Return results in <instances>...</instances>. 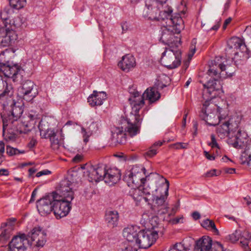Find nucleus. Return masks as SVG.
<instances>
[{
  "label": "nucleus",
  "mask_w": 251,
  "mask_h": 251,
  "mask_svg": "<svg viewBox=\"0 0 251 251\" xmlns=\"http://www.w3.org/2000/svg\"><path fill=\"white\" fill-rule=\"evenodd\" d=\"M133 98L130 99L131 102V114L134 118V122H131L127 119L122 118L120 120L121 126L116 127L112 132V141L114 143L124 144L126 142V134L127 132L130 136H133L139 133L141 125L143 119V115L139 114V110L144 104L142 100Z\"/></svg>",
  "instance_id": "1"
},
{
  "label": "nucleus",
  "mask_w": 251,
  "mask_h": 251,
  "mask_svg": "<svg viewBox=\"0 0 251 251\" xmlns=\"http://www.w3.org/2000/svg\"><path fill=\"white\" fill-rule=\"evenodd\" d=\"M224 62L221 58L215 57L209 64V69L207 71V74L212 78L210 79L206 83L203 84L204 90L203 96L204 99H205L204 96L207 93L210 95L212 92L220 89L221 86L219 81L220 79L225 78L227 75H230L232 73L231 72H226L225 74L224 73V72L222 73H219L217 67H219L223 71V70L225 69L226 65Z\"/></svg>",
  "instance_id": "2"
},
{
  "label": "nucleus",
  "mask_w": 251,
  "mask_h": 251,
  "mask_svg": "<svg viewBox=\"0 0 251 251\" xmlns=\"http://www.w3.org/2000/svg\"><path fill=\"white\" fill-rule=\"evenodd\" d=\"M151 227L138 232L136 244L139 248L147 249L152 245L158 238V234H162L163 227L159 223L156 216L152 217L150 221Z\"/></svg>",
  "instance_id": "3"
},
{
  "label": "nucleus",
  "mask_w": 251,
  "mask_h": 251,
  "mask_svg": "<svg viewBox=\"0 0 251 251\" xmlns=\"http://www.w3.org/2000/svg\"><path fill=\"white\" fill-rule=\"evenodd\" d=\"M176 23L174 25L173 20H169L167 25L163 24L161 27V36L160 41L164 44L176 45L179 39L175 36V33L178 34L184 28V23L182 18L174 19Z\"/></svg>",
  "instance_id": "4"
},
{
  "label": "nucleus",
  "mask_w": 251,
  "mask_h": 251,
  "mask_svg": "<svg viewBox=\"0 0 251 251\" xmlns=\"http://www.w3.org/2000/svg\"><path fill=\"white\" fill-rule=\"evenodd\" d=\"M40 119V115L39 113L30 110L27 117L25 118L24 121L20 120H13L8 123L11 129L14 130V132L20 134H26L35 127V125Z\"/></svg>",
  "instance_id": "5"
},
{
  "label": "nucleus",
  "mask_w": 251,
  "mask_h": 251,
  "mask_svg": "<svg viewBox=\"0 0 251 251\" xmlns=\"http://www.w3.org/2000/svg\"><path fill=\"white\" fill-rule=\"evenodd\" d=\"M154 3L153 0H149L146 1V7L144 10L143 14L145 17H148L150 19H153L157 21H165L166 25H167V23L169 20H173L174 25L176 23V20L174 19L181 18L179 14H176L175 16L172 15L173 9L170 7H165L164 9L160 11L158 17L154 16L153 14L156 11L155 8H153L152 6Z\"/></svg>",
  "instance_id": "6"
},
{
  "label": "nucleus",
  "mask_w": 251,
  "mask_h": 251,
  "mask_svg": "<svg viewBox=\"0 0 251 251\" xmlns=\"http://www.w3.org/2000/svg\"><path fill=\"white\" fill-rule=\"evenodd\" d=\"M181 52L177 49L171 47L166 48L162 53L160 59L161 63L168 69H175L178 67L181 63Z\"/></svg>",
  "instance_id": "7"
},
{
  "label": "nucleus",
  "mask_w": 251,
  "mask_h": 251,
  "mask_svg": "<svg viewBox=\"0 0 251 251\" xmlns=\"http://www.w3.org/2000/svg\"><path fill=\"white\" fill-rule=\"evenodd\" d=\"M145 171V168L143 167L134 166L129 171L126 173L124 180L131 187L142 186L146 181L144 177Z\"/></svg>",
  "instance_id": "8"
},
{
  "label": "nucleus",
  "mask_w": 251,
  "mask_h": 251,
  "mask_svg": "<svg viewBox=\"0 0 251 251\" xmlns=\"http://www.w3.org/2000/svg\"><path fill=\"white\" fill-rule=\"evenodd\" d=\"M73 200L71 195L67 198L54 196L53 211L56 218H61L68 214L72 208L71 202Z\"/></svg>",
  "instance_id": "9"
},
{
  "label": "nucleus",
  "mask_w": 251,
  "mask_h": 251,
  "mask_svg": "<svg viewBox=\"0 0 251 251\" xmlns=\"http://www.w3.org/2000/svg\"><path fill=\"white\" fill-rule=\"evenodd\" d=\"M247 134L238 128L237 124H235L233 129L229 132V138L227 139L228 144L236 149H242L246 146L247 142Z\"/></svg>",
  "instance_id": "10"
},
{
  "label": "nucleus",
  "mask_w": 251,
  "mask_h": 251,
  "mask_svg": "<svg viewBox=\"0 0 251 251\" xmlns=\"http://www.w3.org/2000/svg\"><path fill=\"white\" fill-rule=\"evenodd\" d=\"M194 251H230L224 249L223 245L218 242L213 243L212 239L209 236H203L197 241Z\"/></svg>",
  "instance_id": "11"
},
{
  "label": "nucleus",
  "mask_w": 251,
  "mask_h": 251,
  "mask_svg": "<svg viewBox=\"0 0 251 251\" xmlns=\"http://www.w3.org/2000/svg\"><path fill=\"white\" fill-rule=\"evenodd\" d=\"M129 92L131 95L130 97L128 99L130 105H131L132 100L130 99L135 97L136 98V99L138 98L140 100H143L144 104L141 106V108L144 105L145 98H146L150 102H153L158 100L160 97V94L154 88H148L142 95L139 92L132 88H129Z\"/></svg>",
  "instance_id": "12"
},
{
  "label": "nucleus",
  "mask_w": 251,
  "mask_h": 251,
  "mask_svg": "<svg viewBox=\"0 0 251 251\" xmlns=\"http://www.w3.org/2000/svg\"><path fill=\"white\" fill-rule=\"evenodd\" d=\"M166 184V187L165 189V194L160 196H155L153 198V204L152 206V209L155 214L162 215L165 214L168 211V204L165 200L168 196V190L169 188V182L166 179H164Z\"/></svg>",
  "instance_id": "13"
},
{
  "label": "nucleus",
  "mask_w": 251,
  "mask_h": 251,
  "mask_svg": "<svg viewBox=\"0 0 251 251\" xmlns=\"http://www.w3.org/2000/svg\"><path fill=\"white\" fill-rule=\"evenodd\" d=\"M222 108L219 107L217 108H214L210 111L208 110V113H207V110L204 108L201 110L200 114V118L205 121L207 125L211 126H215L217 125L222 119L225 118L223 117L221 114Z\"/></svg>",
  "instance_id": "14"
},
{
  "label": "nucleus",
  "mask_w": 251,
  "mask_h": 251,
  "mask_svg": "<svg viewBox=\"0 0 251 251\" xmlns=\"http://www.w3.org/2000/svg\"><path fill=\"white\" fill-rule=\"evenodd\" d=\"M54 196L47 195L37 201L36 207L39 214L46 216L53 211Z\"/></svg>",
  "instance_id": "15"
},
{
  "label": "nucleus",
  "mask_w": 251,
  "mask_h": 251,
  "mask_svg": "<svg viewBox=\"0 0 251 251\" xmlns=\"http://www.w3.org/2000/svg\"><path fill=\"white\" fill-rule=\"evenodd\" d=\"M86 174L91 182H98L103 180L104 175L106 174V166L102 164L96 166L91 165L88 168Z\"/></svg>",
  "instance_id": "16"
},
{
  "label": "nucleus",
  "mask_w": 251,
  "mask_h": 251,
  "mask_svg": "<svg viewBox=\"0 0 251 251\" xmlns=\"http://www.w3.org/2000/svg\"><path fill=\"white\" fill-rule=\"evenodd\" d=\"M28 240L25 233H19L9 243V251H25Z\"/></svg>",
  "instance_id": "17"
},
{
  "label": "nucleus",
  "mask_w": 251,
  "mask_h": 251,
  "mask_svg": "<svg viewBox=\"0 0 251 251\" xmlns=\"http://www.w3.org/2000/svg\"><path fill=\"white\" fill-rule=\"evenodd\" d=\"M22 93L24 100L31 101L38 94L36 85L31 80H26L22 85Z\"/></svg>",
  "instance_id": "18"
},
{
  "label": "nucleus",
  "mask_w": 251,
  "mask_h": 251,
  "mask_svg": "<svg viewBox=\"0 0 251 251\" xmlns=\"http://www.w3.org/2000/svg\"><path fill=\"white\" fill-rule=\"evenodd\" d=\"M68 181L63 179L61 181L57 192L52 193L54 196L67 198V197L71 195L73 198H74V192L71 187L72 184L68 182Z\"/></svg>",
  "instance_id": "19"
},
{
  "label": "nucleus",
  "mask_w": 251,
  "mask_h": 251,
  "mask_svg": "<svg viewBox=\"0 0 251 251\" xmlns=\"http://www.w3.org/2000/svg\"><path fill=\"white\" fill-rule=\"evenodd\" d=\"M120 171L116 168L106 169V174L104 175V180L105 183L112 185L117 183L121 178Z\"/></svg>",
  "instance_id": "20"
},
{
  "label": "nucleus",
  "mask_w": 251,
  "mask_h": 251,
  "mask_svg": "<svg viewBox=\"0 0 251 251\" xmlns=\"http://www.w3.org/2000/svg\"><path fill=\"white\" fill-rule=\"evenodd\" d=\"M106 98L104 92L94 91L93 94L88 98V102L91 106L101 105Z\"/></svg>",
  "instance_id": "21"
},
{
  "label": "nucleus",
  "mask_w": 251,
  "mask_h": 251,
  "mask_svg": "<svg viewBox=\"0 0 251 251\" xmlns=\"http://www.w3.org/2000/svg\"><path fill=\"white\" fill-rule=\"evenodd\" d=\"M136 65L134 57L129 54H126L122 57V59L118 63L119 67L125 72H128L133 68Z\"/></svg>",
  "instance_id": "22"
},
{
  "label": "nucleus",
  "mask_w": 251,
  "mask_h": 251,
  "mask_svg": "<svg viewBox=\"0 0 251 251\" xmlns=\"http://www.w3.org/2000/svg\"><path fill=\"white\" fill-rule=\"evenodd\" d=\"M13 94V88L12 84H8L0 78V100L7 99L11 97Z\"/></svg>",
  "instance_id": "23"
},
{
  "label": "nucleus",
  "mask_w": 251,
  "mask_h": 251,
  "mask_svg": "<svg viewBox=\"0 0 251 251\" xmlns=\"http://www.w3.org/2000/svg\"><path fill=\"white\" fill-rule=\"evenodd\" d=\"M23 112V109L21 106L14 105L12 108V110L10 114L7 115H4L2 117V122L4 123V120H6L7 124L10 123V121L13 120H20L21 116Z\"/></svg>",
  "instance_id": "24"
},
{
  "label": "nucleus",
  "mask_w": 251,
  "mask_h": 251,
  "mask_svg": "<svg viewBox=\"0 0 251 251\" xmlns=\"http://www.w3.org/2000/svg\"><path fill=\"white\" fill-rule=\"evenodd\" d=\"M234 126L235 124L231 122V120L225 122L217 128L216 131L218 136L221 139L224 138L226 136H227L229 138V132L231 129H234Z\"/></svg>",
  "instance_id": "25"
},
{
  "label": "nucleus",
  "mask_w": 251,
  "mask_h": 251,
  "mask_svg": "<svg viewBox=\"0 0 251 251\" xmlns=\"http://www.w3.org/2000/svg\"><path fill=\"white\" fill-rule=\"evenodd\" d=\"M62 130L59 132L57 131H54L52 135H50V137L47 139H49L50 142L51 147L53 150H57L64 143V138L61 135Z\"/></svg>",
  "instance_id": "26"
},
{
  "label": "nucleus",
  "mask_w": 251,
  "mask_h": 251,
  "mask_svg": "<svg viewBox=\"0 0 251 251\" xmlns=\"http://www.w3.org/2000/svg\"><path fill=\"white\" fill-rule=\"evenodd\" d=\"M8 125L7 121L4 120L3 123V136L6 141H14L18 134L11 129Z\"/></svg>",
  "instance_id": "27"
},
{
  "label": "nucleus",
  "mask_w": 251,
  "mask_h": 251,
  "mask_svg": "<svg viewBox=\"0 0 251 251\" xmlns=\"http://www.w3.org/2000/svg\"><path fill=\"white\" fill-rule=\"evenodd\" d=\"M123 236L126 239L127 243H136L138 232L133 226L124 228L123 232Z\"/></svg>",
  "instance_id": "28"
},
{
  "label": "nucleus",
  "mask_w": 251,
  "mask_h": 251,
  "mask_svg": "<svg viewBox=\"0 0 251 251\" xmlns=\"http://www.w3.org/2000/svg\"><path fill=\"white\" fill-rule=\"evenodd\" d=\"M38 127L42 138L47 139L49 137L50 135H52L54 133V130L49 128V125L46 120H40Z\"/></svg>",
  "instance_id": "29"
},
{
  "label": "nucleus",
  "mask_w": 251,
  "mask_h": 251,
  "mask_svg": "<svg viewBox=\"0 0 251 251\" xmlns=\"http://www.w3.org/2000/svg\"><path fill=\"white\" fill-rule=\"evenodd\" d=\"M119 218V214L117 211H107L105 214V221L108 226L111 227L117 226Z\"/></svg>",
  "instance_id": "30"
},
{
  "label": "nucleus",
  "mask_w": 251,
  "mask_h": 251,
  "mask_svg": "<svg viewBox=\"0 0 251 251\" xmlns=\"http://www.w3.org/2000/svg\"><path fill=\"white\" fill-rule=\"evenodd\" d=\"M19 71H20V67L17 65H15L13 66H7L5 67L3 72L6 77L12 78L13 81H15L16 75Z\"/></svg>",
  "instance_id": "31"
},
{
  "label": "nucleus",
  "mask_w": 251,
  "mask_h": 251,
  "mask_svg": "<svg viewBox=\"0 0 251 251\" xmlns=\"http://www.w3.org/2000/svg\"><path fill=\"white\" fill-rule=\"evenodd\" d=\"M132 190L130 192V195L132 197L135 201L140 202L144 199L145 201H149V199L147 197L143 196L142 190V186L132 187Z\"/></svg>",
  "instance_id": "32"
},
{
  "label": "nucleus",
  "mask_w": 251,
  "mask_h": 251,
  "mask_svg": "<svg viewBox=\"0 0 251 251\" xmlns=\"http://www.w3.org/2000/svg\"><path fill=\"white\" fill-rule=\"evenodd\" d=\"M191 245L187 243L186 240L176 243L174 245L169 251H190Z\"/></svg>",
  "instance_id": "33"
},
{
  "label": "nucleus",
  "mask_w": 251,
  "mask_h": 251,
  "mask_svg": "<svg viewBox=\"0 0 251 251\" xmlns=\"http://www.w3.org/2000/svg\"><path fill=\"white\" fill-rule=\"evenodd\" d=\"M201 225L203 227L212 230L215 234H219V231L216 228L214 222L212 220L209 219L203 220L202 221Z\"/></svg>",
  "instance_id": "34"
},
{
  "label": "nucleus",
  "mask_w": 251,
  "mask_h": 251,
  "mask_svg": "<svg viewBox=\"0 0 251 251\" xmlns=\"http://www.w3.org/2000/svg\"><path fill=\"white\" fill-rule=\"evenodd\" d=\"M44 231L40 226L35 227L26 236L27 238H30L32 242H36L37 238L40 236L39 232H43Z\"/></svg>",
  "instance_id": "35"
},
{
  "label": "nucleus",
  "mask_w": 251,
  "mask_h": 251,
  "mask_svg": "<svg viewBox=\"0 0 251 251\" xmlns=\"http://www.w3.org/2000/svg\"><path fill=\"white\" fill-rule=\"evenodd\" d=\"M12 34L13 32L7 31L5 34L2 37L1 41V46L2 47H8L14 42V39L12 38Z\"/></svg>",
  "instance_id": "36"
},
{
  "label": "nucleus",
  "mask_w": 251,
  "mask_h": 251,
  "mask_svg": "<svg viewBox=\"0 0 251 251\" xmlns=\"http://www.w3.org/2000/svg\"><path fill=\"white\" fill-rule=\"evenodd\" d=\"M251 239V234L247 231H243L242 239H240L241 246L244 249H247L249 245V240Z\"/></svg>",
  "instance_id": "37"
},
{
  "label": "nucleus",
  "mask_w": 251,
  "mask_h": 251,
  "mask_svg": "<svg viewBox=\"0 0 251 251\" xmlns=\"http://www.w3.org/2000/svg\"><path fill=\"white\" fill-rule=\"evenodd\" d=\"M11 7L15 9H20L24 7L26 0H9Z\"/></svg>",
  "instance_id": "38"
},
{
  "label": "nucleus",
  "mask_w": 251,
  "mask_h": 251,
  "mask_svg": "<svg viewBox=\"0 0 251 251\" xmlns=\"http://www.w3.org/2000/svg\"><path fill=\"white\" fill-rule=\"evenodd\" d=\"M243 231L236 230L233 233L228 235L227 238L232 243H235L239 239H242Z\"/></svg>",
  "instance_id": "39"
},
{
  "label": "nucleus",
  "mask_w": 251,
  "mask_h": 251,
  "mask_svg": "<svg viewBox=\"0 0 251 251\" xmlns=\"http://www.w3.org/2000/svg\"><path fill=\"white\" fill-rule=\"evenodd\" d=\"M216 57H220V58H221L222 59V60L225 62L224 64L226 65H225V69L223 70L224 73L225 74L226 73V72H232V73L231 74V75H227L226 76V77H227L228 76H231L232 75V74L234 72V67L233 66H231L230 65H229V64H228L227 63V60L226 58L225 57H222V56H217ZM218 68L220 70V72H219V73H222L223 72V71L222 70V69H220L219 67H217V69Z\"/></svg>",
  "instance_id": "40"
},
{
  "label": "nucleus",
  "mask_w": 251,
  "mask_h": 251,
  "mask_svg": "<svg viewBox=\"0 0 251 251\" xmlns=\"http://www.w3.org/2000/svg\"><path fill=\"white\" fill-rule=\"evenodd\" d=\"M78 178L77 173L76 172L72 171L68 172L66 178L64 180H69L68 182H70L73 185L74 183H75L77 182Z\"/></svg>",
  "instance_id": "41"
},
{
  "label": "nucleus",
  "mask_w": 251,
  "mask_h": 251,
  "mask_svg": "<svg viewBox=\"0 0 251 251\" xmlns=\"http://www.w3.org/2000/svg\"><path fill=\"white\" fill-rule=\"evenodd\" d=\"M40 236L37 238L35 242V246L38 247H43L46 242V233L44 231L43 232H39Z\"/></svg>",
  "instance_id": "42"
},
{
  "label": "nucleus",
  "mask_w": 251,
  "mask_h": 251,
  "mask_svg": "<svg viewBox=\"0 0 251 251\" xmlns=\"http://www.w3.org/2000/svg\"><path fill=\"white\" fill-rule=\"evenodd\" d=\"M139 249V246L135 243H124V247L122 248V251H137Z\"/></svg>",
  "instance_id": "43"
},
{
  "label": "nucleus",
  "mask_w": 251,
  "mask_h": 251,
  "mask_svg": "<svg viewBox=\"0 0 251 251\" xmlns=\"http://www.w3.org/2000/svg\"><path fill=\"white\" fill-rule=\"evenodd\" d=\"M6 152L9 155L12 156L14 155L19 154L20 153H24L25 151L24 150L20 151L17 148L11 147L10 146H7Z\"/></svg>",
  "instance_id": "44"
},
{
  "label": "nucleus",
  "mask_w": 251,
  "mask_h": 251,
  "mask_svg": "<svg viewBox=\"0 0 251 251\" xmlns=\"http://www.w3.org/2000/svg\"><path fill=\"white\" fill-rule=\"evenodd\" d=\"M157 150V148H155L154 146H152L150 148L149 150L145 153V154H144L146 158H147V157L151 158V157H153L155 154H156Z\"/></svg>",
  "instance_id": "45"
},
{
  "label": "nucleus",
  "mask_w": 251,
  "mask_h": 251,
  "mask_svg": "<svg viewBox=\"0 0 251 251\" xmlns=\"http://www.w3.org/2000/svg\"><path fill=\"white\" fill-rule=\"evenodd\" d=\"M0 17L5 26H7V24L8 23V21H9L10 16L6 14L5 10H2L0 13Z\"/></svg>",
  "instance_id": "46"
},
{
  "label": "nucleus",
  "mask_w": 251,
  "mask_h": 251,
  "mask_svg": "<svg viewBox=\"0 0 251 251\" xmlns=\"http://www.w3.org/2000/svg\"><path fill=\"white\" fill-rule=\"evenodd\" d=\"M243 163H247L248 165L251 166V155H248L246 152L242 153L241 156Z\"/></svg>",
  "instance_id": "47"
},
{
  "label": "nucleus",
  "mask_w": 251,
  "mask_h": 251,
  "mask_svg": "<svg viewBox=\"0 0 251 251\" xmlns=\"http://www.w3.org/2000/svg\"><path fill=\"white\" fill-rule=\"evenodd\" d=\"M81 133L83 137V141L87 143L89 141V138L92 134L89 130L87 131L84 127L81 128Z\"/></svg>",
  "instance_id": "48"
},
{
  "label": "nucleus",
  "mask_w": 251,
  "mask_h": 251,
  "mask_svg": "<svg viewBox=\"0 0 251 251\" xmlns=\"http://www.w3.org/2000/svg\"><path fill=\"white\" fill-rule=\"evenodd\" d=\"M211 142L209 143L208 145L209 146H210L212 148H216L218 149H220L219 146L217 142L215 136L214 134L211 135Z\"/></svg>",
  "instance_id": "49"
},
{
  "label": "nucleus",
  "mask_w": 251,
  "mask_h": 251,
  "mask_svg": "<svg viewBox=\"0 0 251 251\" xmlns=\"http://www.w3.org/2000/svg\"><path fill=\"white\" fill-rule=\"evenodd\" d=\"M172 146L175 149H186L188 147V144L178 142L173 144Z\"/></svg>",
  "instance_id": "50"
},
{
  "label": "nucleus",
  "mask_w": 251,
  "mask_h": 251,
  "mask_svg": "<svg viewBox=\"0 0 251 251\" xmlns=\"http://www.w3.org/2000/svg\"><path fill=\"white\" fill-rule=\"evenodd\" d=\"M89 130L93 133L98 129V124L96 122H92L88 126Z\"/></svg>",
  "instance_id": "51"
},
{
  "label": "nucleus",
  "mask_w": 251,
  "mask_h": 251,
  "mask_svg": "<svg viewBox=\"0 0 251 251\" xmlns=\"http://www.w3.org/2000/svg\"><path fill=\"white\" fill-rule=\"evenodd\" d=\"M9 238V233L7 230H4L0 234V242L4 241L7 240Z\"/></svg>",
  "instance_id": "52"
},
{
  "label": "nucleus",
  "mask_w": 251,
  "mask_h": 251,
  "mask_svg": "<svg viewBox=\"0 0 251 251\" xmlns=\"http://www.w3.org/2000/svg\"><path fill=\"white\" fill-rule=\"evenodd\" d=\"M142 190L143 192V196L151 195V194L153 192L152 190H151L149 186L144 187V186H142Z\"/></svg>",
  "instance_id": "53"
},
{
  "label": "nucleus",
  "mask_w": 251,
  "mask_h": 251,
  "mask_svg": "<svg viewBox=\"0 0 251 251\" xmlns=\"http://www.w3.org/2000/svg\"><path fill=\"white\" fill-rule=\"evenodd\" d=\"M196 43V40L194 39L192 41V45L190 47V53L189 54L188 56L189 58H191L196 51L195 46L194 44Z\"/></svg>",
  "instance_id": "54"
},
{
  "label": "nucleus",
  "mask_w": 251,
  "mask_h": 251,
  "mask_svg": "<svg viewBox=\"0 0 251 251\" xmlns=\"http://www.w3.org/2000/svg\"><path fill=\"white\" fill-rule=\"evenodd\" d=\"M235 43V48H240L243 50V48H246V45L244 43H243L242 41L240 40L239 38L236 39V41Z\"/></svg>",
  "instance_id": "55"
},
{
  "label": "nucleus",
  "mask_w": 251,
  "mask_h": 251,
  "mask_svg": "<svg viewBox=\"0 0 251 251\" xmlns=\"http://www.w3.org/2000/svg\"><path fill=\"white\" fill-rule=\"evenodd\" d=\"M83 159V156L82 155L77 154L73 158L72 161L74 163H77L82 161Z\"/></svg>",
  "instance_id": "56"
},
{
  "label": "nucleus",
  "mask_w": 251,
  "mask_h": 251,
  "mask_svg": "<svg viewBox=\"0 0 251 251\" xmlns=\"http://www.w3.org/2000/svg\"><path fill=\"white\" fill-rule=\"evenodd\" d=\"M183 217L182 216L179 217H176L174 218L171 220V222L173 224H177L178 223H183Z\"/></svg>",
  "instance_id": "57"
},
{
  "label": "nucleus",
  "mask_w": 251,
  "mask_h": 251,
  "mask_svg": "<svg viewBox=\"0 0 251 251\" xmlns=\"http://www.w3.org/2000/svg\"><path fill=\"white\" fill-rule=\"evenodd\" d=\"M50 171H49L48 170H44L43 171H41L38 173H37L36 175V176L37 177H40L43 175H48L50 174Z\"/></svg>",
  "instance_id": "58"
},
{
  "label": "nucleus",
  "mask_w": 251,
  "mask_h": 251,
  "mask_svg": "<svg viewBox=\"0 0 251 251\" xmlns=\"http://www.w3.org/2000/svg\"><path fill=\"white\" fill-rule=\"evenodd\" d=\"M205 157L209 160H214L215 158L213 155L210 154L207 151H204L203 152Z\"/></svg>",
  "instance_id": "59"
},
{
  "label": "nucleus",
  "mask_w": 251,
  "mask_h": 251,
  "mask_svg": "<svg viewBox=\"0 0 251 251\" xmlns=\"http://www.w3.org/2000/svg\"><path fill=\"white\" fill-rule=\"evenodd\" d=\"M156 3H157V7L158 8H160V6L163 7V4H166L167 0H156Z\"/></svg>",
  "instance_id": "60"
},
{
  "label": "nucleus",
  "mask_w": 251,
  "mask_h": 251,
  "mask_svg": "<svg viewBox=\"0 0 251 251\" xmlns=\"http://www.w3.org/2000/svg\"><path fill=\"white\" fill-rule=\"evenodd\" d=\"M37 189H35L32 192L31 199L29 201V202H32L35 201V198L37 195Z\"/></svg>",
  "instance_id": "61"
},
{
  "label": "nucleus",
  "mask_w": 251,
  "mask_h": 251,
  "mask_svg": "<svg viewBox=\"0 0 251 251\" xmlns=\"http://www.w3.org/2000/svg\"><path fill=\"white\" fill-rule=\"evenodd\" d=\"M216 170H212L208 172H207L205 174V176L206 177H211L214 176H216Z\"/></svg>",
  "instance_id": "62"
},
{
  "label": "nucleus",
  "mask_w": 251,
  "mask_h": 251,
  "mask_svg": "<svg viewBox=\"0 0 251 251\" xmlns=\"http://www.w3.org/2000/svg\"><path fill=\"white\" fill-rule=\"evenodd\" d=\"M192 216L195 220H197L201 218L200 214L197 211L194 212L192 214Z\"/></svg>",
  "instance_id": "63"
},
{
  "label": "nucleus",
  "mask_w": 251,
  "mask_h": 251,
  "mask_svg": "<svg viewBox=\"0 0 251 251\" xmlns=\"http://www.w3.org/2000/svg\"><path fill=\"white\" fill-rule=\"evenodd\" d=\"M9 175V171L7 169H1L0 170V175L7 176Z\"/></svg>",
  "instance_id": "64"
}]
</instances>
